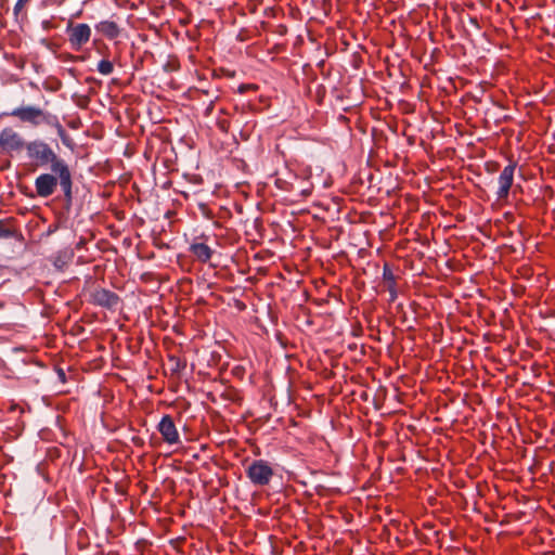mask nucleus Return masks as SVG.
<instances>
[{
    "label": "nucleus",
    "instance_id": "f257e3e1",
    "mask_svg": "<svg viewBox=\"0 0 555 555\" xmlns=\"http://www.w3.org/2000/svg\"><path fill=\"white\" fill-rule=\"evenodd\" d=\"M27 156L38 166H51V170L59 176L60 185L67 199H72V173L66 162L60 158L48 143L41 140L28 142L25 145Z\"/></svg>",
    "mask_w": 555,
    "mask_h": 555
},
{
    "label": "nucleus",
    "instance_id": "f03ea898",
    "mask_svg": "<svg viewBox=\"0 0 555 555\" xmlns=\"http://www.w3.org/2000/svg\"><path fill=\"white\" fill-rule=\"evenodd\" d=\"M4 115L16 117L22 122L29 124L33 127L40 125L55 126L59 124L56 116L31 105L16 107L10 113H4Z\"/></svg>",
    "mask_w": 555,
    "mask_h": 555
},
{
    "label": "nucleus",
    "instance_id": "7ed1b4c3",
    "mask_svg": "<svg viewBox=\"0 0 555 555\" xmlns=\"http://www.w3.org/2000/svg\"><path fill=\"white\" fill-rule=\"evenodd\" d=\"M272 466L264 460H255L246 469V475L254 486L263 487L270 483L273 477Z\"/></svg>",
    "mask_w": 555,
    "mask_h": 555
},
{
    "label": "nucleus",
    "instance_id": "20e7f679",
    "mask_svg": "<svg viewBox=\"0 0 555 555\" xmlns=\"http://www.w3.org/2000/svg\"><path fill=\"white\" fill-rule=\"evenodd\" d=\"M91 33V27L85 23L74 24L70 22L66 26L68 43L74 51H80L89 42Z\"/></svg>",
    "mask_w": 555,
    "mask_h": 555
},
{
    "label": "nucleus",
    "instance_id": "39448f33",
    "mask_svg": "<svg viewBox=\"0 0 555 555\" xmlns=\"http://www.w3.org/2000/svg\"><path fill=\"white\" fill-rule=\"evenodd\" d=\"M25 142L20 133L10 127L4 128L0 132V152L12 153L18 152L25 146Z\"/></svg>",
    "mask_w": 555,
    "mask_h": 555
},
{
    "label": "nucleus",
    "instance_id": "423d86ee",
    "mask_svg": "<svg viewBox=\"0 0 555 555\" xmlns=\"http://www.w3.org/2000/svg\"><path fill=\"white\" fill-rule=\"evenodd\" d=\"M515 165L511 164L504 167L498 179V199H504L508 196L511 186L514 181Z\"/></svg>",
    "mask_w": 555,
    "mask_h": 555
},
{
    "label": "nucleus",
    "instance_id": "0eeeda50",
    "mask_svg": "<svg viewBox=\"0 0 555 555\" xmlns=\"http://www.w3.org/2000/svg\"><path fill=\"white\" fill-rule=\"evenodd\" d=\"M164 440L169 444H176L180 441V436L177 427L169 415H164L157 426Z\"/></svg>",
    "mask_w": 555,
    "mask_h": 555
},
{
    "label": "nucleus",
    "instance_id": "6e6552de",
    "mask_svg": "<svg viewBox=\"0 0 555 555\" xmlns=\"http://www.w3.org/2000/svg\"><path fill=\"white\" fill-rule=\"evenodd\" d=\"M57 185V178L50 173H42L35 180L36 192L40 197L52 195Z\"/></svg>",
    "mask_w": 555,
    "mask_h": 555
},
{
    "label": "nucleus",
    "instance_id": "1a4fd4ad",
    "mask_svg": "<svg viewBox=\"0 0 555 555\" xmlns=\"http://www.w3.org/2000/svg\"><path fill=\"white\" fill-rule=\"evenodd\" d=\"M92 298L94 304L106 308H113L118 304V296L104 288L96 289L92 294Z\"/></svg>",
    "mask_w": 555,
    "mask_h": 555
},
{
    "label": "nucleus",
    "instance_id": "9d476101",
    "mask_svg": "<svg viewBox=\"0 0 555 555\" xmlns=\"http://www.w3.org/2000/svg\"><path fill=\"white\" fill-rule=\"evenodd\" d=\"M95 29L108 39H115L120 34L118 25L113 21H101L95 25Z\"/></svg>",
    "mask_w": 555,
    "mask_h": 555
},
{
    "label": "nucleus",
    "instance_id": "9b49d317",
    "mask_svg": "<svg viewBox=\"0 0 555 555\" xmlns=\"http://www.w3.org/2000/svg\"><path fill=\"white\" fill-rule=\"evenodd\" d=\"M190 251L201 262H207L212 256V249L205 243H193L190 246Z\"/></svg>",
    "mask_w": 555,
    "mask_h": 555
},
{
    "label": "nucleus",
    "instance_id": "f8f14e48",
    "mask_svg": "<svg viewBox=\"0 0 555 555\" xmlns=\"http://www.w3.org/2000/svg\"><path fill=\"white\" fill-rule=\"evenodd\" d=\"M114 70V65L111 61L108 60H101L99 63H98V72L104 76H108L113 73Z\"/></svg>",
    "mask_w": 555,
    "mask_h": 555
},
{
    "label": "nucleus",
    "instance_id": "ddd939ff",
    "mask_svg": "<svg viewBox=\"0 0 555 555\" xmlns=\"http://www.w3.org/2000/svg\"><path fill=\"white\" fill-rule=\"evenodd\" d=\"M383 279H384V281L387 284H390V283L395 284L396 283L395 275H393L392 271L389 269L388 266L384 267Z\"/></svg>",
    "mask_w": 555,
    "mask_h": 555
},
{
    "label": "nucleus",
    "instance_id": "4468645a",
    "mask_svg": "<svg viewBox=\"0 0 555 555\" xmlns=\"http://www.w3.org/2000/svg\"><path fill=\"white\" fill-rule=\"evenodd\" d=\"M29 1L30 0H17L14 5V13L18 14L24 9L25 4Z\"/></svg>",
    "mask_w": 555,
    "mask_h": 555
},
{
    "label": "nucleus",
    "instance_id": "2eb2a0df",
    "mask_svg": "<svg viewBox=\"0 0 555 555\" xmlns=\"http://www.w3.org/2000/svg\"><path fill=\"white\" fill-rule=\"evenodd\" d=\"M387 289L389 292V295H390V300H395L397 298V289H396V283L392 284H387Z\"/></svg>",
    "mask_w": 555,
    "mask_h": 555
},
{
    "label": "nucleus",
    "instance_id": "dca6fc26",
    "mask_svg": "<svg viewBox=\"0 0 555 555\" xmlns=\"http://www.w3.org/2000/svg\"><path fill=\"white\" fill-rule=\"evenodd\" d=\"M2 307V305H0V308Z\"/></svg>",
    "mask_w": 555,
    "mask_h": 555
}]
</instances>
